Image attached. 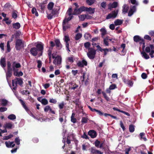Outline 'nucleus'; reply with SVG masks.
Returning a JSON list of instances; mask_svg holds the SVG:
<instances>
[{
    "mask_svg": "<svg viewBox=\"0 0 154 154\" xmlns=\"http://www.w3.org/2000/svg\"><path fill=\"white\" fill-rule=\"evenodd\" d=\"M7 51L8 52H10L11 51L10 46L9 44V41H8L7 43Z\"/></svg>",
    "mask_w": 154,
    "mask_h": 154,
    "instance_id": "obj_53",
    "label": "nucleus"
},
{
    "mask_svg": "<svg viewBox=\"0 0 154 154\" xmlns=\"http://www.w3.org/2000/svg\"><path fill=\"white\" fill-rule=\"evenodd\" d=\"M85 7L82 6L80 7L79 8H75L74 10L73 14H72L71 12L72 11V9L71 8H69V16L68 17V21L70 20L73 17L72 14L78 15L81 14L83 11H85Z\"/></svg>",
    "mask_w": 154,
    "mask_h": 154,
    "instance_id": "obj_1",
    "label": "nucleus"
},
{
    "mask_svg": "<svg viewBox=\"0 0 154 154\" xmlns=\"http://www.w3.org/2000/svg\"><path fill=\"white\" fill-rule=\"evenodd\" d=\"M11 6L10 3L8 2L5 4L4 7L5 8H9Z\"/></svg>",
    "mask_w": 154,
    "mask_h": 154,
    "instance_id": "obj_52",
    "label": "nucleus"
},
{
    "mask_svg": "<svg viewBox=\"0 0 154 154\" xmlns=\"http://www.w3.org/2000/svg\"><path fill=\"white\" fill-rule=\"evenodd\" d=\"M96 54V51L93 49L91 48L89 49L88 52L87 54L88 57L90 59H94Z\"/></svg>",
    "mask_w": 154,
    "mask_h": 154,
    "instance_id": "obj_4",
    "label": "nucleus"
},
{
    "mask_svg": "<svg viewBox=\"0 0 154 154\" xmlns=\"http://www.w3.org/2000/svg\"><path fill=\"white\" fill-rule=\"evenodd\" d=\"M44 44L42 42L38 43L36 45L35 48H37L38 51L39 52L40 55H42L44 50Z\"/></svg>",
    "mask_w": 154,
    "mask_h": 154,
    "instance_id": "obj_5",
    "label": "nucleus"
},
{
    "mask_svg": "<svg viewBox=\"0 0 154 154\" xmlns=\"http://www.w3.org/2000/svg\"><path fill=\"white\" fill-rule=\"evenodd\" d=\"M8 118L11 120H13L16 119V116L14 114H11L8 116Z\"/></svg>",
    "mask_w": 154,
    "mask_h": 154,
    "instance_id": "obj_31",
    "label": "nucleus"
},
{
    "mask_svg": "<svg viewBox=\"0 0 154 154\" xmlns=\"http://www.w3.org/2000/svg\"><path fill=\"white\" fill-rule=\"evenodd\" d=\"M37 63H38L37 67L38 68H40L42 66V61L39 60L37 61Z\"/></svg>",
    "mask_w": 154,
    "mask_h": 154,
    "instance_id": "obj_47",
    "label": "nucleus"
},
{
    "mask_svg": "<svg viewBox=\"0 0 154 154\" xmlns=\"http://www.w3.org/2000/svg\"><path fill=\"white\" fill-rule=\"evenodd\" d=\"M118 5V3L116 2H114L112 4H110L108 5L109 8L111 9L113 8H116Z\"/></svg>",
    "mask_w": 154,
    "mask_h": 154,
    "instance_id": "obj_18",
    "label": "nucleus"
},
{
    "mask_svg": "<svg viewBox=\"0 0 154 154\" xmlns=\"http://www.w3.org/2000/svg\"><path fill=\"white\" fill-rule=\"evenodd\" d=\"M55 45L57 48L59 50L61 49L62 47V45L61 43L60 40L58 39H56L54 40Z\"/></svg>",
    "mask_w": 154,
    "mask_h": 154,
    "instance_id": "obj_9",
    "label": "nucleus"
},
{
    "mask_svg": "<svg viewBox=\"0 0 154 154\" xmlns=\"http://www.w3.org/2000/svg\"><path fill=\"white\" fill-rule=\"evenodd\" d=\"M7 110V108L5 107H0V112H3Z\"/></svg>",
    "mask_w": 154,
    "mask_h": 154,
    "instance_id": "obj_54",
    "label": "nucleus"
},
{
    "mask_svg": "<svg viewBox=\"0 0 154 154\" xmlns=\"http://www.w3.org/2000/svg\"><path fill=\"white\" fill-rule=\"evenodd\" d=\"M136 11V8L135 6H133L131 8L128 13V16H131L133 13Z\"/></svg>",
    "mask_w": 154,
    "mask_h": 154,
    "instance_id": "obj_17",
    "label": "nucleus"
},
{
    "mask_svg": "<svg viewBox=\"0 0 154 154\" xmlns=\"http://www.w3.org/2000/svg\"><path fill=\"white\" fill-rule=\"evenodd\" d=\"M54 15L52 14L51 13L50 14H47V18L48 19L51 20L53 18V17Z\"/></svg>",
    "mask_w": 154,
    "mask_h": 154,
    "instance_id": "obj_59",
    "label": "nucleus"
},
{
    "mask_svg": "<svg viewBox=\"0 0 154 154\" xmlns=\"http://www.w3.org/2000/svg\"><path fill=\"white\" fill-rule=\"evenodd\" d=\"M102 35L104 36L106 34V31L104 28L101 29L100 30Z\"/></svg>",
    "mask_w": 154,
    "mask_h": 154,
    "instance_id": "obj_42",
    "label": "nucleus"
},
{
    "mask_svg": "<svg viewBox=\"0 0 154 154\" xmlns=\"http://www.w3.org/2000/svg\"><path fill=\"white\" fill-rule=\"evenodd\" d=\"M64 103L63 102L60 103L59 105V107L60 109H62L64 107Z\"/></svg>",
    "mask_w": 154,
    "mask_h": 154,
    "instance_id": "obj_58",
    "label": "nucleus"
},
{
    "mask_svg": "<svg viewBox=\"0 0 154 154\" xmlns=\"http://www.w3.org/2000/svg\"><path fill=\"white\" fill-rule=\"evenodd\" d=\"M63 32L64 36L63 38L64 41L66 42V49H67V35L66 34V31L67 29V18L66 17L62 23Z\"/></svg>",
    "mask_w": 154,
    "mask_h": 154,
    "instance_id": "obj_2",
    "label": "nucleus"
},
{
    "mask_svg": "<svg viewBox=\"0 0 154 154\" xmlns=\"http://www.w3.org/2000/svg\"><path fill=\"white\" fill-rule=\"evenodd\" d=\"M100 142L97 140L95 142V145L96 146L98 147L100 144Z\"/></svg>",
    "mask_w": 154,
    "mask_h": 154,
    "instance_id": "obj_60",
    "label": "nucleus"
},
{
    "mask_svg": "<svg viewBox=\"0 0 154 154\" xmlns=\"http://www.w3.org/2000/svg\"><path fill=\"white\" fill-rule=\"evenodd\" d=\"M51 56L53 59H54V58H56L57 56H59L57 54V52H54L53 54H51Z\"/></svg>",
    "mask_w": 154,
    "mask_h": 154,
    "instance_id": "obj_51",
    "label": "nucleus"
},
{
    "mask_svg": "<svg viewBox=\"0 0 154 154\" xmlns=\"http://www.w3.org/2000/svg\"><path fill=\"white\" fill-rule=\"evenodd\" d=\"M49 102L51 103H53L55 104L57 103V101L55 99L52 98L50 99Z\"/></svg>",
    "mask_w": 154,
    "mask_h": 154,
    "instance_id": "obj_62",
    "label": "nucleus"
},
{
    "mask_svg": "<svg viewBox=\"0 0 154 154\" xmlns=\"http://www.w3.org/2000/svg\"><path fill=\"white\" fill-rule=\"evenodd\" d=\"M85 14H82L79 16V19L80 20L83 21L85 19Z\"/></svg>",
    "mask_w": 154,
    "mask_h": 154,
    "instance_id": "obj_37",
    "label": "nucleus"
},
{
    "mask_svg": "<svg viewBox=\"0 0 154 154\" xmlns=\"http://www.w3.org/2000/svg\"><path fill=\"white\" fill-rule=\"evenodd\" d=\"M17 11H14L12 13V17L14 19H16L17 17V14L16 13Z\"/></svg>",
    "mask_w": 154,
    "mask_h": 154,
    "instance_id": "obj_41",
    "label": "nucleus"
},
{
    "mask_svg": "<svg viewBox=\"0 0 154 154\" xmlns=\"http://www.w3.org/2000/svg\"><path fill=\"white\" fill-rule=\"evenodd\" d=\"M116 88V85L114 84H112L109 87V88H107L106 90L107 93H110L111 92L110 90H113Z\"/></svg>",
    "mask_w": 154,
    "mask_h": 154,
    "instance_id": "obj_13",
    "label": "nucleus"
},
{
    "mask_svg": "<svg viewBox=\"0 0 154 154\" xmlns=\"http://www.w3.org/2000/svg\"><path fill=\"white\" fill-rule=\"evenodd\" d=\"M120 125L121 127L122 128L123 130L124 131L125 129V127L122 122L121 121L120 122Z\"/></svg>",
    "mask_w": 154,
    "mask_h": 154,
    "instance_id": "obj_64",
    "label": "nucleus"
},
{
    "mask_svg": "<svg viewBox=\"0 0 154 154\" xmlns=\"http://www.w3.org/2000/svg\"><path fill=\"white\" fill-rule=\"evenodd\" d=\"M128 10V6L126 5H124L123 7V9L122 10L123 12L125 13L127 12Z\"/></svg>",
    "mask_w": 154,
    "mask_h": 154,
    "instance_id": "obj_39",
    "label": "nucleus"
},
{
    "mask_svg": "<svg viewBox=\"0 0 154 154\" xmlns=\"http://www.w3.org/2000/svg\"><path fill=\"white\" fill-rule=\"evenodd\" d=\"M22 94L23 95L26 94V95L27 94H30V92L28 90H23L22 91Z\"/></svg>",
    "mask_w": 154,
    "mask_h": 154,
    "instance_id": "obj_48",
    "label": "nucleus"
},
{
    "mask_svg": "<svg viewBox=\"0 0 154 154\" xmlns=\"http://www.w3.org/2000/svg\"><path fill=\"white\" fill-rule=\"evenodd\" d=\"M54 5V4L53 2H49L47 8L49 10H52Z\"/></svg>",
    "mask_w": 154,
    "mask_h": 154,
    "instance_id": "obj_24",
    "label": "nucleus"
},
{
    "mask_svg": "<svg viewBox=\"0 0 154 154\" xmlns=\"http://www.w3.org/2000/svg\"><path fill=\"white\" fill-rule=\"evenodd\" d=\"M13 137V135L12 134H10L8 136H5L3 137V140H8L9 139Z\"/></svg>",
    "mask_w": 154,
    "mask_h": 154,
    "instance_id": "obj_40",
    "label": "nucleus"
},
{
    "mask_svg": "<svg viewBox=\"0 0 154 154\" xmlns=\"http://www.w3.org/2000/svg\"><path fill=\"white\" fill-rule=\"evenodd\" d=\"M84 45L85 47V48H86L88 49V50H89V49H90L89 48L91 46V44L90 42H87L85 43L84 44Z\"/></svg>",
    "mask_w": 154,
    "mask_h": 154,
    "instance_id": "obj_43",
    "label": "nucleus"
},
{
    "mask_svg": "<svg viewBox=\"0 0 154 154\" xmlns=\"http://www.w3.org/2000/svg\"><path fill=\"white\" fill-rule=\"evenodd\" d=\"M77 65L79 66L83 67L84 66H87V62L84 59H83L81 61H79L77 63Z\"/></svg>",
    "mask_w": 154,
    "mask_h": 154,
    "instance_id": "obj_12",
    "label": "nucleus"
},
{
    "mask_svg": "<svg viewBox=\"0 0 154 154\" xmlns=\"http://www.w3.org/2000/svg\"><path fill=\"white\" fill-rule=\"evenodd\" d=\"M150 47L151 49V51L149 54L150 55L151 57L152 58L153 57L152 54L154 53V48L153 46L152 45H151Z\"/></svg>",
    "mask_w": 154,
    "mask_h": 154,
    "instance_id": "obj_30",
    "label": "nucleus"
},
{
    "mask_svg": "<svg viewBox=\"0 0 154 154\" xmlns=\"http://www.w3.org/2000/svg\"><path fill=\"white\" fill-rule=\"evenodd\" d=\"M82 34L80 33H77L75 37V39L76 40H77L80 39L82 37Z\"/></svg>",
    "mask_w": 154,
    "mask_h": 154,
    "instance_id": "obj_36",
    "label": "nucleus"
},
{
    "mask_svg": "<svg viewBox=\"0 0 154 154\" xmlns=\"http://www.w3.org/2000/svg\"><path fill=\"white\" fill-rule=\"evenodd\" d=\"M108 41L109 39L108 38H104V44L106 46H108L109 45Z\"/></svg>",
    "mask_w": 154,
    "mask_h": 154,
    "instance_id": "obj_44",
    "label": "nucleus"
},
{
    "mask_svg": "<svg viewBox=\"0 0 154 154\" xmlns=\"http://www.w3.org/2000/svg\"><path fill=\"white\" fill-rule=\"evenodd\" d=\"M84 37L86 39L88 40L91 39V36L89 33L87 32L84 34Z\"/></svg>",
    "mask_w": 154,
    "mask_h": 154,
    "instance_id": "obj_26",
    "label": "nucleus"
},
{
    "mask_svg": "<svg viewBox=\"0 0 154 154\" xmlns=\"http://www.w3.org/2000/svg\"><path fill=\"white\" fill-rule=\"evenodd\" d=\"M75 114L72 113L71 116V121L73 123H75L76 121V119L75 118Z\"/></svg>",
    "mask_w": 154,
    "mask_h": 154,
    "instance_id": "obj_29",
    "label": "nucleus"
},
{
    "mask_svg": "<svg viewBox=\"0 0 154 154\" xmlns=\"http://www.w3.org/2000/svg\"><path fill=\"white\" fill-rule=\"evenodd\" d=\"M21 66V65L19 63H16V62L15 61L13 62L12 68L14 71H15V68H19Z\"/></svg>",
    "mask_w": 154,
    "mask_h": 154,
    "instance_id": "obj_16",
    "label": "nucleus"
},
{
    "mask_svg": "<svg viewBox=\"0 0 154 154\" xmlns=\"http://www.w3.org/2000/svg\"><path fill=\"white\" fill-rule=\"evenodd\" d=\"M0 64L1 66L3 68H5L6 66V60L5 58H2L0 60Z\"/></svg>",
    "mask_w": 154,
    "mask_h": 154,
    "instance_id": "obj_15",
    "label": "nucleus"
},
{
    "mask_svg": "<svg viewBox=\"0 0 154 154\" xmlns=\"http://www.w3.org/2000/svg\"><path fill=\"white\" fill-rule=\"evenodd\" d=\"M15 80H16V82L17 84H19L20 86H22L23 84V79L20 78H16Z\"/></svg>",
    "mask_w": 154,
    "mask_h": 154,
    "instance_id": "obj_19",
    "label": "nucleus"
},
{
    "mask_svg": "<svg viewBox=\"0 0 154 154\" xmlns=\"http://www.w3.org/2000/svg\"><path fill=\"white\" fill-rule=\"evenodd\" d=\"M19 101L23 107L25 109V110L27 112H29L30 110L26 106L25 102L22 99H20Z\"/></svg>",
    "mask_w": 154,
    "mask_h": 154,
    "instance_id": "obj_10",
    "label": "nucleus"
},
{
    "mask_svg": "<svg viewBox=\"0 0 154 154\" xmlns=\"http://www.w3.org/2000/svg\"><path fill=\"white\" fill-rule=\"evenodd\" d=\"M24 47V42L20 39H16L15 42V48L17 50H20L21 49Z\"/></svg>",
    "mask_w": 154,
    "mask_h": 154,
    "instance_id": "obj_3",
    "label": "nucleus"
},
{
    "mask_svg": "<svg viewBox=\"0 0 154 154\" xmlns=\"http://www.w3.org/2000/svg\"><path fill=\"white\" fill-rule=\"evenodd\" d=\"M15 143L18 145L20 144V140L19 137H16L15 140Z\"/></svg>",
    "mask_w": 154,
    "mask_h": 154,
    "instance_id": "obj_55",
    "label": "nucleus"
},
{
    "mask_svg": "<svg viewBox=\"0 0 154 154\" xmlns=\"http://www.w3.org/2000/svg\"><path fill=\"white\" fill-rule=\"evenodd\" d=\"M88 134L92 138L95 137L97 135L96 132L93 130L90 131L88 132Z\"/></svg>",
    "mask_w": 154,
    "mask_h": 154,
    "instance_id": "obj_14",
    "label": "nucleus"
},
{
    "mask_svg": "<svg viewBox=\"0 0 154 154\" xmlns=\"http://www.w3.org/2000/svg\"><path fill=\"white\" fill-rule=\"evenodd\" d=\"M130 131L131 132H134V128L133 125H130L129 127Z\"/></svg>",
    "mask_w": 154,
    "mask_h": 154,
    "instance_id": "obj_46",
    "label": "nucleus"
},
{
    "mask_svg": "<svg viewBox=\"0 0 154 154\" xmlns=\"http://www.w3.org/2000/svg\"><path fill=\"white\" fill-rule=\"evenodd\" d=\"M37 48L35 47L32 48L30 50V54L34 56H36L38 55V57H40L42 55H40L39 54V52L38 51Z\"/></svg>",
    "mask_w": 154,
    "mask_h": 154,
    "instance_id": "obj_6",
    "label": "nucleus"
},
{
    "mask_svg": "<svg viewBox=\"0 0 154 154\" xmlns=\"http://www.w3.org/2000/svg\"><path fill=\"white\" fill-rule=\"evenodd\" d=\"M9 143L8 142L6 141L5 142V143L6 145V146L8 148L11 147V145L13 144L14 142L13 141L12 142H9Z\"/></svg>",
    "mask_w": 154,
    "mask_h": 154,
    "instance_id": "obj_35",
    "label": "nucleus"
},
{
    "mask_svg": "<svg viewBox=\"0 0 154 154\" xmlns=\"http://www.w3.org/2000/svg\"><path fill=\"white\" fill-rule=\"evenodd\" d=\"M95 0H87L86 3L89 5H91L95 2Z\"/></svg>",
    "mask_w": 154,
    "mask_h": 154,
    "instance_id": "obj_34",
    "label": "nucleus"
},
{
    "mask_svg": "<svg viewBox=\"0 0 154 154\" xmlns=\"http://www.w3.org/2000/svg\"><path fill=\"white\" fill-rule=\"evenodd\" d=\"M87 119L85 117H83L82 119L81 122L83 123H86L87 122Z\"/></svg>",
    "mask_w": 154,
    "mask_h": 154,
    "instance_id": "obj_61",
    "label": "nucleus"
},
{
    "mask_svg": "<svg viewBox=\"0 0 154 154\" xmlns=\"http://www.w3.org/2000/svg\"><path fill=\"white\" fill-rule=\"evenodd\" d=\"M54 59L53 63L54 64L59 66L61 64L62 61V58L61 56H57Z\"/></svg>",
    "mask_w": 154,
    "mask_h": 154,
    "instance_id": "obj_7",
    "label": "nucleus"
},
{
    "mask_svg": "<svg viewBox=\"0 0 154 154\" xmlns=\"http://www.w3.org/2000/svg\"><path fill=\"white\" fill-rule=\"evenodd\" d=\"M74 60V59L73 57H71L69 58L68 59V62L71 63L73 62Z\"/></svg>",
    "mask_w": 154,
    "mask_h": 154,
    "instance_id": "obj_50",
    "label": "nucleus"
},
{
    "mask_svg": "<svg viewBox=\"0 0 154 154\" xmlns=\"http://www.w3.org/2000/svg\"><path fill=\"white\" fill-rule=\"evenodd\" d=\"M12 83V86L14 87L13 89L14 90H16L17 87V85L16 82V80H13Z\"/></svg>",
    "mask_w": 154,
    "mask_h": 154,
    "instance_id": "obj_27",
    "label": "nucleus"
},
{
    "mask_svg": "<svg viewBox=\"0 0 154 154\" xmlns=\"http://www.w3.org/2000/svg\"><path fill=\"white\" fill-rule=\"evenodd\" d=\"M51 107L49 106H46L44 108V111L45 112H48L49 110H50V109H51Z\"/></svg>",
    "mask_w": 154,
    "mask_h": 154,
    "instance_id": "obj_49",
    "label": "nucleus"
},
{
    "mask_svg": "<svg viewBox=\"0 0 154 154\" xmlns=\"http://www.w3.org/2000/svg\"><path fill=\"white\" fill-rule=\"evenodd\" d=\"M122 23V21L119 19H117L114 22V24L116 26L120 25Z\"/></svg>",
    "mask_w": 154,
    "mask_h": 154,
    "instance_id": "obj_28",
    "label": "nucleus"
},
{
    "mask_svg": "<svg viewBox=\"0 0 154 154\" xmlns=\"http://www.w3.org/2000/svg\"><path fill=\"white\" fill-rule=\"evenodd\" d=\"M96 112L100 116H103V113L101 112L100 110H96Z\"/></svg>",
    "mask_w": 154,
    "mask_h": 154,
    "instance_id": "obj_63",
    "label": "nucleus"
},
{
    "mask_svg": "<svg viewBox=\"0 0 154 154\" xmlns=\"http://www.w3.org/2000/svg\"><path fill=\"white\" fill-rule=\"evenodd\" d=\"M150 45L149 46L147 47L146 48L145 50L148 53H149L151 51V49L150 47Z\"/></svg>",
    "mask_w": 154,
    "mask_h": 154,
    "instance_id": "obj_56",
    "label": "nucleus"
},
{
    "mask_svg": "<svg viewBox=\"0 0 154 154\" xmlns=\"http://www.w3.org/2000/svg\"><path fill=\"white\" fill-rule=\"evenodd\" d=\"M50 43V47H49L48 50H51L52 52V50H53V47L55 46V43L53 41H51Z\"/></svg>",
    "mask_w": 154,
    "mask_h": 154,
    "instance_id": "obj_25",
    "label": "nucleus"
},
{
    "mask_svg": "<svg viewBox=\"0 0 154 154\" xmlns=\"http://www.w3.org/2000/svg\"><path fill=\"white\" fill-rule=\"evenodd\" d=\"M141 54L146 59H148L149 58V56L144 52H142Z\"/></svg>",
    "mask_w": 154,
    "mask_h": 154,
    "instance_id": "obj_45",
    "label": "nucleus"
},
{
    "mask_svg": "<svg viewBox=\"0 0 154 154\" xmlns=\"http://www.w3.org/2000/svg\"><path fill=\"white\" fill-rule=\"evenodd\" d=\"M95 8H92L91 7L88 8L85 7V11L88 12L89 14H93L95 12Z\"/></svg>",
    "mask_w": 154,
    "mask_h": 154,
    "instance_id": "obj_11",
    "label": "nucleus"
},
{
    "mask_svg": "<svg viewBox=\"0 0 154 154\" xmlns=\"http://www.w3.org/2000/svg\"><path fill=\"white\" fill-rule=\"evenodd\" d=\"M12 26L13 28L15 29H18L20 27V23H14L12 24Z\"/></svg>",
    "mask_w": 154,
    "mask_h": 154,
    "instance_id": "obj_21",
    "label": "nucleus"
},
{
    "mask_svg": "<svg viewBox=\"0 0 154 154\" xmlns=\"http://www.w3.org/2000/svg\"><path fill=\"white\" fill-rule=\"evenodd\" d=\"M1 105L3 106H6L8 104V101L6 100L2 99L1 100Z\"/></svg>",
    "mask_w": 154,
    "mask_h": 154,
    "instance_id": "obj_22",
    "label": "nucleus"
},
{
    "mask_svg": "<svg viewBox=\"0 0 154 154\" xmlns=\"http://www.w3.org/2000/svg\"><path fill=\"white\" fill-rule=\"evenodd\" d=\"M134 39L135 42H137L140 41H143V39L138 35H136L134 37Z\"/></svg>",
    "mask_w": 154,
    "mask_h": 154,
    "instance_id": "obj_23",
    "label": "nucleus"
},
{
    "mask_svg": "<svg viewBox=\"0 0 154 154\" xmlns=\"http://www.w3.org/2000/svg\"><path fill=\"white\" fill-rule=\"evenodd\" d=\"M12 127V125L11 123H6L5 125V128L8 129H11Z\"/></svg>",
    "mask_w": 154,
    "mask_h": 154,
    "instance_id": "obj_33",
    "label": "nucleus"
},
{
    "mask_svg": "<svg viewBox=\"0 0 154 154\" xmlns=\"http://www.w3.org/2000/svg\"><path fill=\"white\" fill-rule=\"evenodd\" d=\"M41 102L43 105H46L48 103V102L47 100L46 99H42Z\"/></svg>",
    "mask_w": 154,
    "mask_h": 154,
    "instance_id": "obj_38",
    "label": "nucleus"
},
{
    "mask_svg": "<svg viewBox=\"0 0 154 154\" xmlns=\"http://www.w3.org/2000/svg\"><path fill=\"white\" fill-rule=\"evenodd\" d=\"M118 11H114L109 14L106 17V19H109L111 18H115L117 16Z\"/></svg>",
    "mask_w": 154,
    "mask_h": 154,
    "instance_id": "obj_8",
    "label": "nucleus"
},
{
    "mask_svg": "<svg viewBox=\"0 0 154 154\" xmlns=\"http://www.w3.org/2000/svg\"><path fill=\"white\" fill-rule=\"evenodd\" d=\"M102 93L103 95V96H104V97L105 98V99L107 101H109V98L107 96V95H106V94L103 92H102Z\"/></svg>",
    "mask_w": 154,
    "mask_h": 154,
    "instance_id": "obj_57",
    "label": "nucleus"
},
{
    "mask_svg": "<svg viewBox=\"0 0 154 154\" xmlns=\"http://www.w3.org/2000/svg\"><path fill=\"white\" fill-rule=\"evenodd\" d=\"M48 56L49 60V63H51V54L52 52L51 50H48Z\"/></svg>",
    "mask_w": 154,
    "mask_h": 154,
    "instance_id": "obj_32",
    "label": "nucleus"
},
{
    "mask_svg": "<svg viewBox=\"0 0 154 154\" xmlns=\"http://www.w3.org/2000/svg\"><path fill=\"white\" fill-rule=\"evenodd\" d=\"M59 9H57V8H54V9H52V11H51V14L54 15L56 16H57L58 14V10Z\"/></svg>",
    "mask_w": 154,
    "mask_h": 154,
    "instance_id": "obj_20",
    "label": "nucleus"
}]
</instances>
